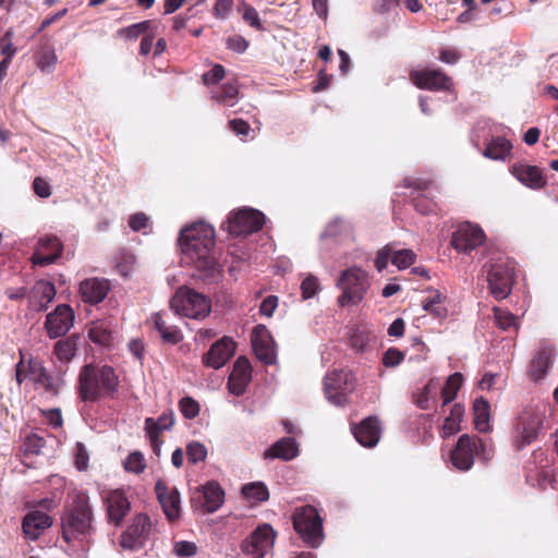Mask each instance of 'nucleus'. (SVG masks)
<instances>
[{"label": "nucleus", "mask_w": 558, "mask_h": 558, "mask_svg": "<svg viewBox=\"0 0 558 558\" xmlns=\"http://www.w3.org/2000/svg\"><path fill=\"white\" fill-rule=\"evenodd\" d=\"M229 126L232 130V132L234 134H236L238 136L246 137V136H248V134L252 131L250 124L246 121L242 120V119L230 120L229 121Z\"/></svg>", "instance_id": "61"}, {"label": "nucleus", "mask_w": 558, "mask_h": 558, "mask_svg": "<svg viewBox=\"0 0 558 558\" xmlns=\"http://www.w3.org/2000/svg\"><path fill=\"white\" fill-rule=\"evenodd\" d=\"M416 255L412 250L402 248L395 250L391 258L392 265L397 266L398 269L402 270L414 264Z\"/></svg>", "instance_id": "43"}, {"label": "nucleus", "mask_w": 558, "mask_h": 558, "mask_svg": "<svg viewBox=\"0 0 558 558\" xmlns=\"http://www.w3.org/2000/svg\"><path fill=\"white\" fill-rule=\"evenodd\" d=\"M234 352V341L229 337H223L210 347L204 355L203 362L206 366L218 369L231 359Z\"/></svg>", "instance_id": "20"}, {"label": "nucleus", "mask_w": 558, "mask_h": 558, "mask_svg": "<svg viewBox=\"0 0 558 558\" xmlns=\"http://www.w3.org/2000/svg\"><path fill=\"white\" fill-rule=\"evenodd\" d=\"M472 441H473L472 447L474 449V456L476 454L477 457H481L485 461H488L493 458L494 451H493V447L490 444H488L487 441H485L481 438H477V437H473Z\"/></svg>", "instance_id": "49"}, {"label": "nucleus", "mask_w": 558, "mask_h": 558, "mask_svg": "<svg viewBox=\"0 0 558 558\" xmlns=\"http://www.w3.org/2000/svg\"><path fill=\"white\" fill-rule=\"evenodd\" d=\"M225 77V69L220 64H216L211 70L204 73L202 78L205 85L216 84Z\"/></svg>", "instance_id": "56"}, {"label": "nucleus", "mask_w": 558, "mask_h": 558, "mask_svg": "<svg viewBox=\"0 0 558 558\" xmlns=\"http://www.w3.org/2000/svg\"><path fill=\"white\" fill-rule=\"evenodd\" d=\"M251 364L244 356L236 359L229 376L228 388L232 395L241 396L251 380Z\"/></svg>", "instance_id": "23"}, {"label": "nucleus", "mask_w": 558, "mask_h": 558, "mask_svg": "<svg viewBox=\"0 0 558 558\" xmlns=\"http://www.w3.org/2000/svg\"><path fill=\"white\" fill-rule=\"evenodd\" d=\"M277 306L278 298L276 295H268L263 300L259 307V313L264 316L271 317Z\"/></svg>", "instance_id": "63"}, {"label": "nucleus", "mask_w": 558, "mask_h": 558, "mask_svg": "<svg viewBox=\"0 0 558 558\" xmlns=\"http://www.w3.org/2000/svg\"><path fill=\"white\" fill-rule=\"evenodd\" d=\"M77 337L71 336L54 343L53 353L62 363L70 362L76 354Z\"/></svg>", "instance_id": "36"}, {"label": "nucleus", "mask_w": 558, "mask_h": 558, "mask_svg": "<svg viewBox=\"0 0 558 558\" xmlns=\"http://www.w3.org/2000/svg\"><path fill=\"white\" fill-rule=\"evenodd\" d=\"M473 441L472 437L469 435H462L452 451L451 461L452 464L461 470L468 471L472 468L474 463V449L472 447Z\"/></svg>", "instance_id": "26"}, {"label": "nucleus", "mask_w": 558, "mask_h": 558, "mask_svg": "<svg viewBox=\"0 0 558 558\" xmlns=\"http://www.w3.org/2000/svg\"><path fill=\"white\" fill-rule=\"evenodd\" d=\"M180 245L184 256L195 265L201 277L215 281L220 277L221 266L211 255L215 246V230L204 222H196L181 231Z\"/></svg>", "instance_id": "1"}, {"label": "nucleus", "mask_w": 558, "mask_h": 558, "mask_svg": "<svg viewBox=\"0 0 558 558\" xmlns=\"http://www.w3.org/2000/svg\"><path fill=\"white\" fill-rule=\"evenodd\" d=\"M45 446V440L38 435H28L25 439L24 447L28 453L39 454Z\"/></svg>", "instance_id": "54"}, {"label": "nucleus", "mask_w": 558, "mask_h": 558, "mask_svg": "<svg viewBox=\"0 0 558 558\" xmlns=\"http://www.w3.org/2000/svg\"><path fill=\"white\" fill-rule=\"evenodd\" d=\"M293 526L302 539L312 547H318L323 541V522L312 506L295 509Z\"/></svg>", "instance_id": "7"}, {"label": "nucleus", "mask_w": 558, "mask_h": 558, "mask_svg": "<svg viewBox=\"0 0 558 558\" xmlns=\"http://www.w3.org/2000/svg\"><path fill=\"white\" fill-rule=\"evenodd\" d=\"M205 508L207 512L217 511L223 502V492L218 483L209 482L203 488Z\"/></svg>", "instance_id": "34"}, {"label": "nucleus", "mask_w": 558, "mask_h": 558, "mask_svg": "<svg viewBox=\"0 0 558 558\" xmlns=\"http://www.w3.org/2000/svg\"><path fill=\"white\" fill-rule=\"evenodd\" d=\"M393 255V244L389 243L385 245L383 248H380L377 252L376 258H375V267L378 271H383L387 265L388 262L391 260Z\"/></svg>", "instance_id": "50"}, {"label": "nucleus", "mask_w": 558, "mask_h": 558, "mask_svg": "<svg viewBox=\"0 0 558 558\" xmlns=\"http://www.w3.org/2000/svg\"><path fill=\"white\" fill-rule=\"evenodd\" d=\"M511 148L512 145L508 140L505 137H497L487 145L483 155L493 160H505L510 154Z\"/></svg>", "instance_id": "37"}, {"label": "nucleus", "mask_w": 558, "mask_h": 558, "mask_svg": "<svg viewBox=\"0 0 558 558\" xmlns=\"http://www.w3.org/2000/svg\"><path fill=\"white\" fill-rule=\"evenodd\" d=\"M102 502L108 521L118 526L131 510V502L122 489H111L102 494Z\"/></svg>", "instance_id": "14"}, {"label": "nucleus", "mask_w": 558, "mask_h": 558, "mask_svg": "<svg viewBox=\"0 0 558 558\" xmlns=\"http://www.w3.org/2000/svg\"><path fill=\"white\" fill-rule=\"evenodd\" d=\"M464 413V409L461 404L456 403L450 411L449 416L445 418L441 436L449 437L460 430V423L462 415Z\"/></svg>", "instance_id": "38"}, {"label": "nucleus", "mask_w": 558, "mask_h": 558, "mask_svg": "<svg viewBox=\"0 0 558 558\" xmlns=\"http://www.w3.org/2000/svg\"><path fill=\"white\" fill-rule=\"evenodd\" d=\"M494 312L495 320L501 329L507 330L511 327H517V317L510 312L501 308H495Z\"/></svg>", "instance_id": "48"}, {"label": "nucleus", "mask_w": 558, "mask_h": 558, "mask_svg": "<svg viewBox=\"0 0 558 558\" xmlns=\"http://www.w3.org/2000/svg\"><path fill=\"white\" fill-rule=\"evenodd\" d=\"M462 380L463 378L460 373H454L448 377L446 385L441 389L442 405H446L456 398Z\"/></svg>", "instance_id": "41"}, {"label": "nucleus", "mask_w": 558, "mask_h": 558, "mask_svg": "<svg viewBox=\"0 0 558 558\" xmlns=\"http://www.w3.org/2000/svg\"><path fill=\"white\" fill-rule=\"evenodd\" d=\"M544 417V408L539 405H529L519 413L513 434V445L518 450L523 449L537 438Z\"/></svg>", "instance_id": "4"}, {"label": "nucleus", "mask_w": 558, "mask_h": 558, "mask_svg": "<svg viewBox=\"0 0 558 558\" xmlns=\"http://www.w3.org/2000/svg\"><path fill=\"white\" fill-rule=\"evenodd\" d=\"M148 27L149 22L144 21L120 29L119 34L125 38L136 39L141 34L145 33Z\"/></svg>", "instance_id": "52"}, {"label": "nucleus", "mask_w": 558, "mask_h": 558, "mask_svg": "<svg viewBox=\"0 0 558 558\" xmlns=\"http://www.w3.org/2000/svg\"><path fill=\"white\" fill-rule=\"evenodd\" d=\"M171 308L179 315L199 319L210 313V301L202 293L181 287L171 300Z\"/></svg>", "instance_id": "6"}, {"label": "nucleus", "mask_w": 558, "mask_h": 558, "mask_svg": "<svg viewBox=\"0 0 558 558\" xmlns=\"http://www.w3.org/2000/svg\"><path fill=\"white\" fill-rule=\"evenodd\" d=\"M440 384L437 379H430L418 393L416 398V404L421 409H429L433 403L436 402V396Z\"/></svg>", "instance_id": "39"}, {"label": "nucleus", "mask_w": 558, "mask_h": 558, "mask_svg": "<svg viewBox=\"0 0 558 558\" xmlns=\"http://www.w3.org/2000/svg\"><path fill=\"white\" fill-rule=\"evenodd\" d=\"M155 490L167 518L170 521L179 518L181 499L178 489L174 487L170 488L165 482L158 481L155 485Z\"/></svg>", "instance_id": "21"}, {"label": "nucleus", "mask_w": 558, "mask_h": 558, "mask_svg": "<svg viewBox=\"0 0 558 558\" xmlns=\"http://www.w3.org/2000/svg\"><path fill=\"white\" fill-rule=\"evenodd\" d=\"M75 465L78 470H86L88 466L89 456L86 447L82 442L75 446Z\"/></svg>", "instance_id": "57"}, {"label": "nucleus", "mask_w": 558, "mask_h": 558, "mask_svg": "<svg viewBox=\"0 0 558 558\" xmlns=\"http://www.w3.org/2000/svg\"><path fill=\"white\" fill-rule=\"evenodd\" d=\"M511 173L518 179V181L531 189H541L546 183L541 170L535 166L521 162L514 163L511 167Z\"/></svg>", "instance_id": "29"}, {"label": "nucleus", "mask_w": 558, "mask_h": 558, "mask_svg": "<svg viewBox=\"0 0 558 558\" xmlns=\"http://www.w3.org/2000/svg\"><path fill=\"white\" fill-rule=\"evenodd\" d=\"M174 412L172 410L165 411L157 420L153 417H147L145 420V432L149 439L150 446L157 456L160 454L162 445V440L159 438V434L165 430H170L174 425Z\"/></svg>", "instance_id": "18"}, {"label": "nucleus", "mask_w": 558, "mask_h": 558, "mask_svg": "<svg viewBox=\"0 0 558 558\" xmlns=\"http://www.w3.org/2000/svg\"><path fill=\"white\" fill-rule=\"evenodd\" d=\"M44 417L46 418L47 423L52 426L53 428H59L63 424V418L61 414V410L59 408L49 409L41 411Z\"/></svg>", "instance_id": "60"}, {"label": "nucleus", "mask_w": 558, "mask_h": 558, "mask_svg": "<svg viewBox=\"0 0 558 558\" xmlns=\"http://www.w3.org/2000/svg\"><path fill=\"white\" fill-rule=\"evenodd\" d=\"M109 290L110 286L106 279L89 278L80 284L83 301L90 304L100 303L107 296Z\"/></svg>", "instance_id": "25"}, {"label": "nucleus", "mask_w": 558, "mask_h": 558, "mask_svg": "<svg viewBox=\"0 0 558 558\" xmlns=\"http://www.w3.org/2000/svg\"><path fill=\"white\" fill-rule=\"evenodd\" d=\"M92 509L85 497H80L74 507L62 518V537L70 544L78 541L82 553L76 558H86L85 537L92 531Z\"/></svg>", "instance_id": "3"}, {"label": "nucleus", "mask_w": 558, "mask_h": 558, "mask_svg": "<svg viewBox=\"0 0 558 558\" xmlns=\"http://www.w3.org/2000/svg\"><path fill=\"white\" fill-rule=\"evenodd\" d=\"M553 354H554V351L551 348H543L535 355V357L532 361L531 369H530L531 376L535 380H538L544 377V375L546 374V372L549 367Z\"/></svg>", "instance_id": "35"}, {"label": "nucleus", "mask_w": 558, "mask_h": 558, "mask_svg": "<svg viewBox=\"0 0 558 558\" xmlns=\"http://www.w3.org/2000/svg\"><path fill=\"white\" fill-rule=\"evenodd\" d=\"M153 531V523L146 513H138L122 533L120 545L124 549L135 550L145 545Z\"/></svg>", "instance_id": "10"}, {"label": "nucleus", "mask_w": 558, "mask_h": 558, "mask_svg": "<svg viewBox=\"0 0 558 558\" xmlns=\"http://www.w3.org/2000/svg\"><path fill=\"white\" fill-rule=\"evenodd\" d=\"M57 63V56L51 50H46L41 53L38 60V68L43 72H51Z\"/></svg>", "instance_id": "55"}, {"label": "nucleus", "mask_w": 558, "mask_h": 558, "mask_svg": "<svg viewBox=\"0 0 558 558\" xmlns=\"http://www.w3.org/2000/svg\"><path fill=\"white\" fill-rule=\"evenodd\" d=\"M354 388V377L349 371H333L324 379V391L327 400L342 407L347 403V395Z\"/></svg>", "instance_id": "8"}, {"label": "nucleus", "mask_w": 558, "mask_h": 558, "mask_svg": "<svg viewBox=\"0 0 558 558\" xmlns=\"http://www.w3.org/2000/svg\"><path fill=\"white\" fill-rule=\"evenodd\" d=\"M145 459L143 453L140 451H134L130 453L126 460L124 461V469L128 472L140 474L145 470Z\"/></svg>", "instance_id": "45"}, {"label": "nucleus", "mask_w": 558, "mask_h": 558, "mask_svg": "<svg viewBox=\"0 0 558 558\" xmlns=\"http://www.w3.org/2000/svg\"><path fill=\"white\" fill-rule=\"evenodd\" d=\"M233 8V0H217L213 14L216 19L225 20Z\"/></svg>", "instance_id": "59"}, {"label": "nucleus", "mask_w": 558, "mask_h": 558, "mask_svg": "<svg viewBox=\"0 0 558 558\" xmlns=\"http://www.w3.org/2000/svg\"><path fill=\"white\" fill-rule=\"evenodd\" d=\"M252 345L257 359L265 364H272L276 361L274 341L266 326L257 325L254 328Z\"/></svg>", "instance_id": "19"}, {"label": "nucleus", "mask_w": 558, "mask_h": 558, "mask_svg": "<svg viewBox=\"0 0 558 558\" xmlns=\"http://www.w3.org/2000/svg\"><path fill=\"white\" fill-rule=\"evenodd\" d=\"M52 525V519L45 512L35 510L28 512L22 523L23 533L31 541L37 539L40 534Z\"/></svg>", "instance_id": "24"}, {"label": "nucleus", "mask_w": 558, "mask_h": 558, "mask_svg": "<svg viewBox=\"0 0 558 558\" xmlns=\"http://www.w3.org/2000/svg\"><path fill=\"white\" fill-rule=\"evenodd\" d=\"M513 267L506 262L490 266L487 275L488 287L497 300L507 298L511 292Z\"/></svg>", "instance_id": "12"}, {"label": "nucleus", "mask_w": 558, "mask_h": 558, "mask_svg": "<svg viewBox=\"0 0 558 558\" xmlns=\"http://www.w3.org/2000/svg\"><path fill=\"white\" fill-rule=\"evenodd\" d=\"M404 359V354L398 349H389L385 352L383 362L387 367H395L399 365Z\"/></svg>", "instance_id": "58"}, {"label": "nucleus", "mask_w": 558, "mask_h": 558, "mask_svg": "<svg viewBox=\"0 0 558 558\" xmlns=\"http://www.w3.org/2000/svg\"><path fill=\"white\" fill-rule=\"evenodd\" d=\"M151 319L163 341L175 344L183 339L181 331L175 326L169 325L160 314H154Z\"/></svg>", "instance_id": "32"}, {"label": "nucleus", "mask_w": 558, "mask_h": 558, "mask_svg": "<svg viewBox=\"0 0 558 558\" xmlns=\"http://www.w3.org/2000/svg\"><path fill=\"white\" fill-rule=\"evenodd\" d=\"M484 239L485 234L478 226L463 222L453 232L451 244L458 252L468 253L480 246Z\"/></svg>", "instance_id": "16"}, {"label": "nucleus", "mask_w": 558, "mask_h": 558, "mask_svg": "<svg viewBox=\"0 0 558 558\" xmlns=\"http://www.w3.org/2000/svg\"><path fill=\"white\" fill-rule=\"evenodd\" d=\"M489 403L484 398H478L474 401L473 412H474V425L475 428L481 433H486L490 429L489 425Z\"/></svg>", "instance_id": "33"}, {"label": "nucleus", "mask_w": 558, "mask_h": 558, "mask_svg": "<svg viewBox=\"0 0 558 558\" xmlns=\"http://www.w3.org/2000/svg\"><path fill=\"white\" fill-rule=\"evenodd\" d=\"M353 434L362 446L368 448L376 446L380 439V426L377 418L369 416L363 420L353 428Z\"/></svg>", "instance_id": "28"}, {"label": "nucleus", "mask_w": 558, "mask_h": 558, "mask_svg": "<svg viewBox=\"0 0 558 558\" xmlns=\"http://www.w3.org/2000/svg\"><path fill=\"white\" fill-rule=\"evenodd\" d=\"M186 456L191 463L196 464L205 461L207 458V448L199 441H191L186 445Z\"/></svg>", "instance_id": "44"}, {"label": "nucleus", "mask_w": 558, "mask_h": 558, "mask_svg": "<svg viewBox=\"0 0 558 558\" xmlns=\"http://www.w3.org/2000/svg\"><path fill=\"white\" fill-rule=\"evenodd\" d=\"M183 416L187 420L195 418L199 414V404L191 397H184L179 402Z\"/></svg>", "instance_id": "46"}, {"label": "nucleus", "mask_w": 558, "mask_h": 558, "mask_svg": "<svg viewBox=\"0 0 558 558\" xmlns=\"http://www.w3.org/2000/svg\"><path fill=\"white\" fill-rule=\"evenodd\" d=\"M337 287L342 291L338 299L341 306L356 305L369 288L368 275L360 267L348 268L341 272Z\"/></svg>", "instance_id": "5"}, {"label": "nucleus", "mask_w": 558, "mask_h": 558, "mask_svg": "<svg viewBox=\"0 0 558 558\" xmlns=\"http://www.w3.org/2000/svg\"><path fill=\"white\" fill-rule=\"evenodd\" d=\"M275 534L268 524L258 526L241 546L247 558H265L272 548Z\"/></svg>", "instance_id": "11"}, {"label": "nucleus", "mask_w": 558, "mask_h": 558, "mask_svg": "<svg viewBox=\"0 0 558 558\" xmlns=\"http://www.w3.org/2000/svg\"><path fill=\"white\" fill-rule=\"evenodd\" d=\"M302 296L306 299L313 298L319 290L318 279L313 275H308L301 283Z\"/></svg>", "instance_id": "51"}, {"label": "nucleus", "mask_w": 558, "mask_h": 558, "mask_svg": "<svg viewBox=\"0 0 558 558\" xmlns=\"http://www.w3.org/2000/svg\"><path fill=\"white\" fill-rule=\"evenodd\" d=\"M242 17L251 26L258 31L263 29L258 13L255 8L246 2L241 3Z\"/></svg>", "instance_id": "47"}, {"label": "nucleus", "mask_w": 558, "mask_h": 558, "mask_svg": "<svg viewBox=\"0 0 558 558\" xmlns=\"http://www.w3.org/2000/svg\"><path fill=\"white\" fill-rule=\"evenodd\" d=\"M238 88L234 85H223L221 92L213 93V99L228 107H233L238 101Z\"/></svg>", "instance_id": "42"}, {"label": "nucleus", "mask_w": 558, "mask_h": 558, "mask_svg": "<svg viewBox=\"0 0 558 558\" xmlns=\"http://www.w3.org/2000/svg\"><path fill=\"white\" fill-rule=\"evenodd\" d=\"M227 47L230 50H233L235 52L242 53L248 47V43H247V40L244 37L235 35V36H232V37L228 38Z\"/></svg>", "instance_id": "64"}, {"label": "nucleus", "mask_w": 558, "mask_h": 558, "mask_svg": "<svg viewBox=\"0 0 558 558\" xmlns=\"http://www.w3.org/2000/svg\"><path fill=\"white\" fill-rule=\"evenodd\" d=\"M74 312L66 305H58L46 317L45 329L49 338L54 339L64 336L74 324Z\"/></svg>", "instance_id": "13"}, {"label": "nucleus", "mask_w": 558, "mask_h": 558, "mask_svg": "<svg viewBox=\"0 0 558 558\" xmlns=\"http://www.w3.org/2000/svg\"><path fill=\"white\" fill-rule=\"evenodd\" d=\"M446 296L438 290L430 291L422 302V307L425 312L433 314L438 318H445L448 310L445 306Z\"/></svg>", "instance_id": "31"}, {"label": "nucleus", "mask_w": 558, "mask_h": 558, "mask_svg": "<svg viewBox=\"0 0 558 558\" xmlns=\"http://www.w3.org/2000/svg\"><path fill=\"white\" fill-rule=\"evenodd\" d=\"M78 383L81 398L84 401H96L102 397L113 396L119 379L110 366L98 368L87 364L80 373Z\"/></svg>", "instance_id": "2"}, {"label": "nucleus", "mask_w": 558, "mask_h": 558, "mask_svg": "<svg viewBox=\"0 0 558 558\" xmlns=\"http://www.w3.org/2000/svg\"><path fill=\"white\" fill-rule=\"evenodd\" d=\"M369 340L368 333L361 328L352 330L350 336L351 347L356 350H363Z\"/></svg>", "instance_id": "53"}, {"label": "nucleus", "mask_w": 558, "mask_h": 558, "mask_svg": "<svg viewBox=\"0 0 558 558\" xmlns=\"http://www.w3.org/2000/svg\"><path fill=\"white\" fill-rule=\"evenodd\" d=\"M265 222L264 215L253 208H243L230 214L226 228L232 235L248 234L258 231Z\"/></svg>", "instance_id": "9"}, {"label": "nucleus", "mask_w": 558, "mask_h": 558, "mask_svg": "<svg viewBox=\"0 0 558 558\" xmlns=\"http://www.w3.org/2000/svg\"><path fill=\"white\" fill-rule=\"evenodd\" d=\"M62 244L56 235H45L38 241V246L32 260L41 267L52 264L61 254Z\"/></svg>", "instance_id": "22"}, {"label": "nucleus", "mask_w": 558, "mask_h": 558, "mask_svg": "<svg viewBox=\"0 0 558 558\" xmlns=\"http://www.w3.org/2000/svg\"><path fill=\"white\" fill-rule=\"evenodd\" d=\"M244 497L254 502L266 501L269 498V492L265 484L260 482L250 483L242 487Z\"/></svg>", "instance_id": "40"}, {"label": "nucleus", "mask_w": 558, "mask_h": 558, "mask_svg": "<svg viewBox=\"0 0 558 558\" xmlns=\"http://www.w3.org/2000/svg\"><path fill=\"white\" fill-rule=\"evenodd\" d=\"M410 76L413 83L422 89L449 90L452 86L451 77L439 70H415L411 72Z\"/></svg>", "instance_id": "17"}, {"label": "nucleus", "mask_w": 558, "mask_h": 558, "mask_svg": "<svg viewBox=\"0 0 558 558\" xmlns=\"http://www.w3.org/2000/svg\"><path fill=\"white\" fill-rule=\"evenodd\" d=\"M299 454V446L294 438L284 437L276 441L264 452L265 459H281L290 461Z\"/></svg>", "instance_id": "30"}, {"label": "nucleus", "mask_w": 558, "mask_h": 558, "mask_svg": "<svg viewBox=\"0 0 558 558\" xmlns=\"http://www.w3.org/2000/svg\"><path fill=\"white\" fill-rule=\"evenodd\" d=\"M54 296V286L49 281L39 280L31 290L28 296L29 307L36 312L44 311Z\"/></svg>", "instance_id": "27"}, {"label": "nucleus", "mask_w": 558, "mask_h": 558, "mask_svg": "<svg viewBox=\"0 0 558 558\" xmlns=\"http://www.w3.org/2000/svg\"><path fill=\"white\" fill-rule=\"evenodd\" d=\"M26 376L36 385L50 396H57L63 385L61 377H53L48 374L41 361L37 359H29L26 367Z\"/></svg>", "instance_id": "15"}, {"label": "nucleus", "mask_w": 558, "mask_h": 558, "mask_svg": "<svg viewBox=\"0 0 558 558\" xmlns=\"http://www.w3.org/2000/svg\"><path fill=\"white\" fill-rule=\"evenodd\" d=\"M196 551H197L196 545L191 542L182 541V542L175 543V545H174V553L181 557L194 556L196 554Z\"/></svg>", "instance_id": "62"}]
</instances>
